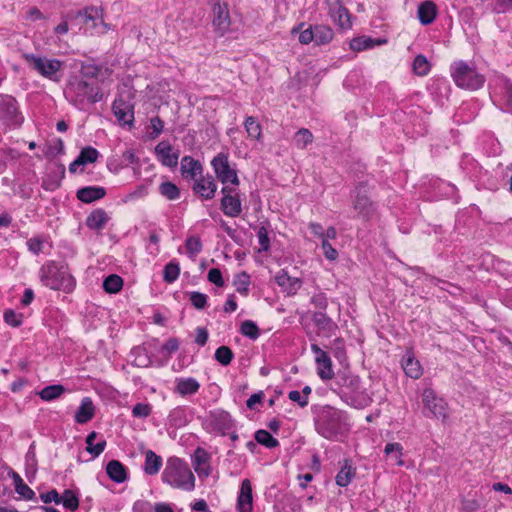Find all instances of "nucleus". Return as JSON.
I'll return each instance as SVG.
<instances>
[{
  "mask_svg": "<svg viewBox=\"0 0 512 512\" xmlns=\"http://www.w3.org/2000/svg\"><path fill=\"white\" fill-rule=\"evenodd\" d=\"M66 98L79 109H85L87 104H94L102 100L103 93L97 80L80 79L72 77L66 88Z\"/></svg>",
  "mask_w": 512,
  "mask_h": 512,
  "instance_id": "1",
  "label": "nucleus"
},
{
  "mask_svg": "<svg viewBox=\"0 0 512 512\" xmlns=\"http://www.w3.org/2000/svg\"><path fill=\"white\" fill-rule=\"evenodd\" d=\"M67 19L71 22L78 21L79 24L84 25L85 32L93 34H104L109 30V25L103 19V9L90 6L83 10L71 11L67 13Z\"/></svg>",
  "mask_w": 512,
  "mask_h": 512,
  "instance_id": "2",
  "label": "nucleus"
},
{
  "mask_svg": "<svg viewBox=\"0 0 512 512\" xmlns=\"http://www.w3.org/2000/svg\"><path fill=\"white\" fill-rule=\"evenodd\" d=\"M344 413L332 406H323L315 420L317 432L326 439H332L340 433Z\"/></svg>",
  "mask_w": 512,
  "mask_h": 512,
  "instance_id": "3",
  "label": "nucleus"
},
{
  "mask_svg": "<svg viewBox=\"0 0 512 512\" xmlns=\"http://www.w3.org/2000/svg\"><path fill=\"white\" fill-rule=\"evenodd\" d=\"M451 76L455 84L463 89L477 90L485 83V76L480 74L473 65L463 60L451 65Z\"/></svg>",
  "mask_w": 512,
  "mask_h": 512,
  "instance_id": "4",
  "label": "nucleus"
},
{
  "mask_svg": "<svg viewBox=\"0 0 512 512\" xmlns=\"http://www.w3.org/2000/svg\"><path fill=\"white\" fill-rule=\"evenodd\" d=\"M163 480L173 487L185 490L194 488V475L187 464L178 458L168 460Z\"/></svg>",
  "mask_w": 512,
  "mask_h": 512,
  "instance_id": "5",
  "label": "nucleus"
},
{
  "mask_svg": "<svg viewBox=\"0 0 512 512\" xmlns=\"http://www.w3.org/2000/svg\"><path fill=\"white\" fill-rule=\"evenodd\" d=\"M42 280L46 286L54 290L71 291L74 288V278L66 271L51 262L42 268Z\"/></svg>",
  "mask_w": 512,
  "mask_h": 512,
  "instance_id": "6",
  "label": "nucleus"
},
{
  "mask_svg": "<svg viewBox=\"0 0 512 512\" xmlns=\"http://www.w3.org/2000/svg\"><path fill=\"white\" fill-rule=\"evenodd\" d=\"M353 208L357 211L358 217L363 220H370L376 213V204L370 199V188L366 182H360L354 191Z\"/></svg>",
  "mask_w": 512,
  "mask_h": 512,
  "instance_id": "7",
  "label": "nucleus"
},
{
  "mask_svg": "<svg viewBox=\"0 0 512 512\" xmlns=\"http://www.w3.org/2000/svg\"><path fill=\"white\" fill-rule=\"evenodd\" d=\"M332 388L342 399H353L361 392V380L358 376L342 372L338 373Z\"/></svg>",
  "mask_w": 512,
  "mask_h": 512,
  "instance_id": "8",
  "label": "nucleus"
},
{
  "mask_svg": "<svg viewBox=\"0 0 512 512\" xmlns=\"http://www.w3.org/2000/svg\"><path fill=\"white\" fill-rule=\"evenodd\" d=\"M211 165L219 181L223 184L231 183L234 186L239 185V178L235 169L230 167L228 155L225 153L217 154L211 161Z\"/></svg>",
  "mask_w": 512,
  "mask_h": 512,
  "instance_id": "9",
  "label": "nucleus"
},
{
  "mask_svg": "<svg viewBox=\"0 0 512 512\" xmlns=\"http://www.w3.org/2000/svg\"><path fill=\"white\" fill-rule=\"evenodd\" d=\"M231 17L227 3L217 1L212 8V26L214 32L222 37L231 31Z\"/></svg>",
  "mask_w": 512,
  "mask_h": 512,
  "instance_id": "10",
  "label": "nucleus"
},
{
  "mask_svg": "<svg viewBox=\"0 0 512 512\" xmlns=\"http://www.w3.org/2000/svg\"><path fill=\"white\" fill-rule=\"evenodd\" d=\"M112 110L120 125H131L134 121V105L130 93H120L113 102Z\"/></svg>",
  "mask_w": 512,
  "mask_h": 512,
  "instance_id": "11",
  "label": "nucleus"
},
{
  "mask_svg": "<svg viewBox=\"0 0 512 512\" xmlns=\"http://www.w3.org/2000/svg\"><path fill=\"white\" fill-rule=\"evenodd\" d=\"M24 57L27 63L45 78L53 79L62 67V62L57 59H47L33 54H26Z\"/></svg>",
  "mask_w": 512,
  "mask_h": 512,
  "instance_id": "12",
  "label": "nucleus"
},
{
  "mask_svg": "<svg viewBox=\"0 0 512 512\" xmlns=\"http://www.w3.org/2000/svg\"><path fill=\"white\" fill-rule=\"evenodd\" d=\"M422 402L427 412L433 417L445 421L448 417V407L444 399L437 397L435 392L426 388L422 394Z\"/></svg>",
  "mask_w": 512,
  "mask_h": 512,
  "instance_id": "13",
  "label": "nucleus"
},
{
  "mask_svg": "<svg viewBox=\"0 0 512 512\" xmlns=\"http://www.w3.org/2000/svg\"><path fill=\"white\" fill-rule=\"evenodd\" d=\"M191 188L201 200H211L215 197L217 183L212 175L202 174L193 181Z\"/></svg>",
  "mask_w": 512,
  "mask_h": 512,
  "instance_id": "14",
  "label": "nucleus"
},
{
  "mask_svg": "<svg viewBox=\"0 0 512 512\" xmlns=\"http://www.w3.org/2000/svg\"><path fill=\"white\" fill-rule=\"evenodd\" d=\"M181 175L186 180H195L203 174V166L199 160L191 156H184L181 159Z\"/></svg>",
  "mask_w": 512,
  "mask_h": 512,
  "instance_id": "15",
  "label": "nucleus"
},
{
  "mask_svg": "<svg viewBox=\"0 0 512 512\" xmlns=\"http://www.w3.org/2000/svg\"><path fill=\"white\" fill-rule=\"evenodd\" d=\"M237 508L239 512H252V486L251 482L248 479H244L241 483L240 491L237 498Z\"/></svg>",
  "mask_w": 512,
  "mask_h": 512,
  "instance_id": "16",
  "label": "nucleus"
},
{
  "mask_svg": "<svg viewBox=\"0 0 512 512\" xmlns=\"http://www.w3.org/2000/svg\"><path fill=\"white\" fill-rule=\"evenodd\" d=\"M312 321L325 337H331L338 329L337 324L323 312H315L312 315Z\"/></svg>",
  "mask_w": 512,
  "mask_h": 512,
  "instance_id": "17",
  "label": "nucleus"
},
{
  "mask_svg": "<svg viewBox=\"0 0 512 512\" xmlns=\"http://www.w3.org/2000/svg\"><path fill=\"white\" fill-rule=\"evenodd\" d=\"M275 281L289 295H294L302 285L299 278L289 276L284 269L276 274Z\"/></svg>",
  "mask_w": 512,
  "mask_h": 512,
  "instance_id": "18",
  "label": "nucleus"
},
{
  "mask_svg": "<svg viewBox=\"0 0 512 512\" xmlns=\"http://www.w3.org/2000/svg\"><path fill=\"white\" fill-rule=\"evenodd\" d=\"M339 464L341 468L335 477L336 484L340 487H347L356 475V468L353 467L352 461L347 458Z\"/></svg>",
  "mask_w": 512,
  "mask_h": 512,
  "instance_id": "19",
  "label": "nucleus"
},
{
  "mask_svg": "<svg viewBox=\"0 0 512 512\" xmlns=\"http://www.w3.org/2000/svg\"><path fill=\"white\" fill-rule=\"evenodd\" d=\"M209 458V454L201 447L194 451L193 467L199 476L207 477L210 474Z\"/></svg>",
  "mask_w": 512,
  "mask_h": 512,
  "instance_id": "20",
  "label": "nucleus"
},
{
  "mask_svg": "<svg viewBox=\"0 0 512 512\" xmlns=\"http://www.w3.org/2000/svg\"><path fill=\"white\" fill-rule=\"evenodd\" d=\"M220 208L228 217H238L242 212V203L239 195L222 197Z\"/></svg>",
  "mask_w": 512,
  "mask_h": 512,
  "instance_id": "21",
  "label": "nucleus"
},
{
  "mask_svg": "<svg viewBox=\"0 0 512 512\" xmlns=\"http://www.w3.org/2000/svg\"><path fill=\"white\" fill-rule=\"evenodd\" d=\"M418 19L422 25L431 24L437 16V8L434 2L424 1L418 6Z\"/></svg>",
  "mask_w": 512,
  "mask_h": 512,
  "instance_id": "22",
  "label": "nucleus"
},
{
  "mask_svg": "<svg viewBox=\"0 0 512 512\" xmlns=\"http://www.w3.org/2000/svg\"><path fill=\"white\" fill-rule=\"evenodd\" d=\"M106 190L103 187L87 186L77 191V198L84 203H92L103 198Z\"/></svg>",
  "mask_w": 512,
  "mask_h": 512,
  "instance_id": "23",
  "label": "nucleus"
},
{
  "mask_svg": "<svg viewBox=\"0 0 512 512\" xmlns=\"http://www.w3.org/2000/svg\"><path fill=\"white\" fill-rule=\"evenodd\" d=\"M94 413L95 408L92 400L88 397H85L76 411L75 421L79 424L87 423L93 418Z\"/></svg>",
  "mask_w": 512,
  "mask_h": 512,
  "instance_id": "24",
  "label": "nucleus"
},
{
  "mask_svg": "<svg viewBox=\"0 0 512 512\" xmlns=\"http://www.w3.org/2000/svg\"><path fill=\"white\" fill-rule=\"evenodd\" d=\"M109 220V216L103 209H96L90 213L86 219V225L96 231H100L104 228Z\"/></svg>",
  "mask_w": 512,
  "mask_h": 512,
  "instance_id": "25",
  "label": "nucleus"
},
{
  "mask_svg": "<svg viewBox=\"0 0 512 512\" xmlns=\"http://www.w3.org/2000/svg\"><path fill=\"white\" fill-rule=\"evenodd\" d=\"M315 362L317 365V374L322 380H331L334 377L332 361L328 354L322 357H315Z\"/></svg>",
  "mask_w": 512,
  "mask_h": 512,
  "instance_id": "26",
  "label": "nucleus"
},
{
  "mask_svg": "<svg viewBox=\"0 0 512 512\" xmlns=\"http://www.w3.org/2000/svg\"><path fill=\"white\" fill-rule=\"evenodd\" d=\"M106 472L109 478L116 483H122L127 479L125 467L118 460H111L106 466Z\"/></svg>",
  "mask_w": 512,
  "mask_h": 512,
  "instance_id": "27",
  "label": "nucleus"
},
{
  "mask_svg": "<svg viewBox=\"0 0 512 512\" xmlns=\"http://www.w3.org/2000/svg\"><path fill=\"white\" fill-rule=\"evenodd\" d=\"M179 149H174L168 142L162 141V165L174 168L178 165Z\"/></svg>",
  "mask_w": 512,
  "mask_h": 512,
  "instance_id": "28",
  "label": "nucleus"
},
{
  "mask_svg": "<svg viewBox=\"0 0 512 512\" xmlns=\"http://www.w3.org/2000/svg\"><path fill=\"white\" fill-rule=\"evenodd\" d=\"M200 388V384L194 378L176 379V391L181 395L195 394Z\"/></svg>",
  "mask_w": 512,
  "mask_h": 512,
  "instance_id": "29",
  "label": "nucleus"
},
{
  "mask_svg": "<svg viewBox=\"0 0 512 512\" xmlns=\"http://www.w3.org/2000/svg\"><path fill=\"white\" fill-rule=\"evenodd\" d=\"M314 31V42L317 45H325L332 41L334 37L333 30L326 25H315L313 26Z\"/></svg>",
  "mask_w": 512,
  "mask_h": 512,
  "instance_id": "30",
  "label": "nucleus"
},
{
  "mask_svg": "<svg viewBox=\"0 0 512 512\" xmlns=\"http://www.w3.org/2000/svg\"><path fill=\"white\" fill-rule=\"evenodd\" d=\"M385 42L386 40L373 39L371 37H357L350 42V48L354 51H363Z\"/></svg>",
  "mask_w": 512,
  "mask_h": 512,
  "instance_id": "31",
  "label": "nucleus"
},
{
  "mask_svg": "<svg viewBox=\"0 0 512 512\" xmlns=\"http://www.w3.org/2000/svg\"><path fill=\"white\" fill-rule=\"evenodd\" d=\"M329 15L342 29L351 27L349 11L342 4L339 6V9L332 10Z\"/></svg>",
  "mask_w": 512,
  "mask_h": 512,
  "instance_id": "32",
  "label": "nucleus"
},
{
  "mask_svg": "<svg viewBox=\"0 0 512 512\" xmlns=\"http://www.w3.org/2000/svg\"><path fill=\"white\" fill-rule=\"evenodd\" d=\"M66 391L65 387L61 384H54L44 387L37 394L44 401H52L59 398Z\"/></svg>",
  "mask_w": 512,
  "mask_h": 512,
  "instance_id": "33",
  "label": "nucleus"
},
{
  "mask_svg": "<svg viewBox=\"0 0 512 512\" xmlns=\"http://www.w3.org/2000/svg\"><path fill=\"white\" fill-rule=\"evenodd\" d=\"M402 366L405 374L410 378L418 379L422 375L420 363L413 356L405 358Z\"/></svg>",
  "mask_w": 512,
  "mask_h": 512,
  "instance_id": "34",
  "label": "nucleus"
},
{
  "mask_svg": "<svg viewBox=\"0 0 512 512\" xmlns=\"http://www.w3.org/2000/svg\"><path fill=\"white\" fill-rule=\"evenodd\" d=\"M97 437V433L96 432H91L87 437H86V451L92 455L93 458H96L98 457L105 449L106 447V441L105 440H101L99 441L97 444H94V441Z\"/></svg>",
  "mask_w": 512,
  "mask_h": 512,
  "instance_id": "35",
  "label": "nucleus"
},
{
  "mask_svg": "<svg viewBox=\"0 0 512 512\" xmlns=\"http://www.w3.org/2000/svg\"><path fill=\"white\" fill-rule=\"evenodd\" d=\"M160 467V456L156 455L153 451L147 450L145 452L144 471L148 475H154L158 472Z\"/></svg>",
  "mask_w": 512,
  "mask_h": 512,
  "instance_id": "36",
  "label": "nucleus"
},
{
  "mask_svg": "<svg viewBox=\"0 0 512 512\" xmlns=\"http://www.w3.org/2000/svg\"><path fill=\"white\" fill-rule=\"evenodd\" d=\"M60 504L69 511H76L79 507V498L73 490L66 489L63 494L60 495Z\"/></svg>",
  "mask_w": 512,
  "mask_h": 512,
  "instance_id": "37",
  "label": "nucleus"
},
{
  "mask_svg": "<svg viewBox=\"0 0 512 512\" xmlns=\"http://www.w3.org/2000/svg\"><path fill=\"white\" fill-rule=\"evenodd\" d=\"M245 130L248 134V137L251 139L259 140L262 135L261 125L257 122L256 118L253 116H248L244 122Z\"/></svg>",
  "mask_w": 512,
  "mask_h": 512,
  "instance_id": "38",
  "label": "nucleus"
},
{
  "mask_svg": "<svg viewBox=\"0 0 512 512\" xmlns=\"http://www.w3.org/2000/svg\"><path fill=\"white\" fill-rule=\"evenodd\" d=\"M123 287V280L119 275L111 274L103 281V288L107 293H117Z\"/></svg>",
  "mask_w": 512,
  "mask_h": 512,
  "instance_id": "39",
  "label": "nucleus"
},
{
  "mask_svg": "<svg viewBox=\"0 0 512 512\" xmlns=\"http://www.w3.org/2000/svg\"><path fill=\"white\" fill-rule=\"evenodd\" d=\"M313 134L306 128L299 129L294 135V143L299 149H305L313 142Z\"/></svg>",
  "mask_w": 512,
  "mask_h": 512,
  "instance_id": "40",
  "label": "nucleus"
},
{
  "mask_svg": "<svg viewBox=\"0 0 512 512\" xmlns=\"http://www.w3.org/2000/svg\"><path fill=\"white\" fill-rule=\"evenodd\" d=\"M412 67L416 75L426 76L430 71L431 65L424 55L419 54L415 57Z\"/></svg>",
  "mask_w": 512,
  "mask_h": 512,
  "instance_id": "41",
  "label": "nucleus"
},
{
  "mask_svg": "<svg viewBox=\"0 0 512 512\" xmlns=\"http://www.w3.org/2000/svg\"><path fill=\"white\" fill-rule=\"evenodd\" d=\"M255 440L259 444L270 449L275 448L279 445V441L276 438H274L268 431L263 429L256 431Z\"/></svg>",
  "mask_w": 512,
  "mask_h": 512,
  "instance_id": "42",
  "label": "nucleus"
},
{
  "mask_svg": "<svg viewBox=\"0 0 512 512\" xmlns=\"http://www.w3.org/2000/svg\"><path fill=\"white\" fill-rule=\"evenodd\" d=\"M180 274V265L177 261L173 260L165 265L163 271V279L167 283H173Z\"/></svg>",
  "mask_w": 512,
  "mask_h": 512,
  "instance_id": "43",
  "label": "nucleus"
},
{
  "mask_svg": "<svg viewBox=\"0 0 512 512\" xmlns=\"http://www.w3.org/2000/svg\"><path fill=\"white\" fill-rule=\"evenodd\" d=\"M187 423L184 410L176 408L170 412L167 418V424L171 427H182Z\"/></svg>",
  "mask_w": 512,
  "mask_h": 512,
  "instance_id": "44",
  "label": "nucleus"
},
{
  "mask_svg": "<svg viewBox=\"0 0 512 512\" xmlns=\"http://www.w3.org/2000/svg\"><path fill=\"white\" fill-rule=\"evenodd\" d=\"M242 335L248 337L251 340H256L260 336V330L255 322L252 320H245L242 322L240 327Z\"/></svg>",
  "mask_w": 512,
  "mask_h": 512,
  "instance_id": "45",
  "label": "nucleus"
},
{
  "mask_svg": "<svg viewBox=\"0 0 512 512\" xmlns=\"http://www.w3.org/2000/svg\"><path fill=\"white\" fill-rule=\"evenodd\" d=\"M215 359L223 366H227L234 358L233 351L228 346H220L214 354Z\"/></svg>",
  "mask_w": 512,
  "mask_h": 512,
  "instance_id": "46",
  "label": "nucleus"
},
{
  "mask_svg": "<svg viewBox=\"0 0 512 512\" xmlns=\"http://www.w3.org/2000/svg\"><path fill=\"white\" fill-rule=\"evenodd\" d=\"M160 134V118L155 116L151 118L150 124L146 127V131L143 135L144 141H150L156 139Z\"/></svg>",
  "mask_w": 512,
  "mask_h": 512,
  "instance_id": "47",
  "label": "nucleus"
},
{
  "mask_svg": "<svg viewBox=\"0 0 512 512\" xmlns=\"http://www.w3.org/2000/svg\"><path fill=\"white\" fill-rule=\"evenodd\" d=\"M98 156H99V152L95 148H93L91 146H87V147H84L80 151V154L78 155V159L82 163V165H85L87 163L96 162L98 159Z\"/></svg>",
  "mask_w": 512,
  "mask_h": 512,
  "instance_id": "48",
  "label": "nucleus"
},
{
  "mask_svg": "<svg viewBox=\"0 0 512 512\" xmlns=\"http://www.w3.org/2000/svg\"><path fill=\"white\" fill-rule=\"evenodd\" d=\"M180 189L172 182H162V196L169 200H176L180 197Z\"/></svg>",
  "mask_w": 512,
  "mask_h": 512,
  "instance_id": "49",
  "label": "nucleus"
},
{
  "mask_svg": "<svg viewBox=\"0 0 512 512\" xmlns=\"http://www.w3.org/2000/svg\"><path fill=\"white\" fill-rule=\"evenodd\" d=\"M100 73V68L98 66L87 64L82 65L80 70V79H87V80H97V76Z\"/></svg>",
  "mask_w": 512,
  "mask_h": 512,
  "instance_id": "50",
  "label": "nucleus"
},
{
  "mask_svg": "<svg viewBox=\"0 0 512 512\" xmlns=\"http://www.w3.org/2000/svg\"><path fill=\"white\" fill-rule=\"evenodd\" d=\"M189 299L196 309H204L207 305V295L198 291L190 292Z\"/></svg>",
  "mask_w": 512,
  "mask_h": 512,
  "instance_id": "51",
  "label": "nucleus"
},
{
  "mask_svg": "<svg viewBox=\"0 0 512 512\" xmlns=\"http://www.w3.org/2000/svg\"><path fill=\"white\" fill-rule=\"evenodd\" d=\"M186 249L190 257H195L202 250V243L198 237H189L186 240Z\"/></svg>",
  "mask_w": 512,
  "mask_h": 512,
  "instance_id": "52",
  "label": "nucleus"
},
{
  "mask_svg": "<svg viewBox=\"0 0 512 512\" xmlns=\"http://www.w3.org/2000/svg\"><path fill=\"white\" fill-rule=\"evenodd\" d=\"M501 85L503 88V99L509 108H512V82L507 77H501Z\"/></svg>",
  "mask_w": 512,
  "mask_h": 512,
  "instance_id": "53",
  "label": "nucleus"
},
{
  "mask_svg": "<svg viewBox=\"0 0 512 512\" xmlns=\"http://www.w3.org/2000/svg\"><path fill=\"white\" fill-rule=\"evenodd\" d=\"M250 284V277L246 272H242L237 275L235 281L237 292L246 295L248 293V287Z\"/></svg>",
  "mask_w": 512,
  "mask_h": 512,
  "instance_id": "54",
  "label": "nucleus"
},
{
  "mask_svg": "<svg viewBox=\"0 0 512 512\" xmlns=\"http://www.w3.org/2000/svg\"><path fill=\"white\" fill-rule=\"evenodd\" d=\"M257 237L259 245L261 246V250L268 251L270 248V239L268 236V231L265 226L259 227L257 231Z\"/></svg>",
  "mask_w": 512,
  "mask_h": 512,
  "instance_id": "55",
  "label": "nucleus"
},
{
  "mask_svg": "<svg viewBox=\"0 0 512 512\" xmlns=\"http://www.w3.org/2000/svg\"><path fill=\"white\" fill-rule=\"evenodd\" d=\"M134 512H160V503H156L154 507L149 502L137 501L133 506Z\"/></svg>",
  "mask_w": 512,
  "mask_h": 512,
  "instance_id": "56",
  "label": "nucleus"
},
{
  "mask_svg": "<svg viewBox=\"0 0 512 512\" xmlns=\"http://www.w3.org/2000/svg\"><path fill=\"white\" fill-rule=\"evenodd\" d=\"M288 398L292 401L297 403L301 408H304L308 405L309 401L307 396L302 395L300 391L298 390H292L288 393Z\"/></svg>",
  "mask_w": 512,
  "mask_h": 512,
  "instance_id": "57",
  "label": "nucleus"
},
{
  "mask_svg": "<svg viewBox=\"0 0 512 512\" xmlns=\"http://www.w3.org/2000/svg\"><path fill=\"white\" fill-rule=\"evenodd\" d=\"M207 278L211 283L215 284L218 287L224 286V280L222 277V273H221L220 269H218V268L210 269L208 272Z\"/></svg>",
  "mask_w": 512,
  "mask_h": 512,
  "instance_id": "58",
  "label": "nucleus"
},
{
  "mask_svg": "<svg viewBox=\"0 0 512 512\" xmlns=\"http://www.w3.org/2000/svg\"><path fill=\"white\" fill-rule=\"evenodd\" d=\"M16 492L26 500H32L35 498V492L24 482L16 485Z\"/></svg>",
  "mask_w": 512,
  "mask_h": 512,
  "instance_id": "59",
  "label": "nucleus"
},
{
  "mask_svg": "<svg viewBox=\"0 0 512 512\" xmlns=\"http://www.w3.org/2000/svg\"><path fill=\"white\" fill-rule=\"evenodd\" d=\"M311 303L320 310H325L328 306L327 297L324 293H317L311 297Z\"/></svg>",
  "mask_w": 512,
  "mask_h": 512,
  "instance_id": "60",
  "label": "nucleus"
},
{
  "mask_svg": "<svg viewBox=\"0 0 512 512\" xmlns=\"http://www.w3.org/2000/svg\"><path fill=\"white\" fill-rule=\"evenodd\" d=\"M321 247L327 259L335 260L338 257L337 250L332 247V245L329 243L327 239L322 240Z\"/></svg>",
  "mask_w": 512,
  "mask_h": 512,
  "instance_id": "61",
  "label": "nucleus"
},
{
  "mask_svg": "<svg viewBox=\"0 0 512 512\" xmlns=\"http://www.w3.org/2000/svg\"><path fill=\"white\" fill-rule=\"evenodd\" d=\"M40 499L45 503H51L54 502L55 504H60V494L57 492L56 489H52L51 491L47 493L40 494Z\"/></svg>",
  "mask_w": 512,
  "mask_h": 512,
  "instance_id": "62",
  "label": "nucleus"
},
{
  "mask_svg": "<svg viewBox=\"0 0 512 512\" xmlns=\"http://www.w3.org/2000/svg\"><path fill=\"white\" fill-rule=\"evenodd\" d=\"M314 31L313 26H309L307 29L300 32L299 42L301 44H309L314 42Z\"/></svg>",
  "mask_w": 512,
  "mask_h": 512,
  "instance_id": "63",
  "label": "nucleus"
},
{
  "mask_svg": "<svg viewBox=\"0 0 512 512\" xmlns=\"http://www.w3.org/2000/svg\"><path fill=\"white\" fill-rule=\"evenodd\" d=\"M4 320L7 324H9L13 327H17L21 324L20 317L13 310L5 311Z\"/></svg>",
  "mask_w": 512,
  "mask_h": 512,
  "instance_id": "64",
  "label": "nucleus"
}]
</instances>
